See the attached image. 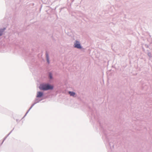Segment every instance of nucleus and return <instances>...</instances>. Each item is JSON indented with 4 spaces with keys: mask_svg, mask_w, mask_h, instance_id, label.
<instances>
[{
    "mask_svg": "<svg viewBox=\"0 0 152 152\" xmlns=\"http://www.w3.org/2000/svg\"><path fill=\"white\" fill-rule=\"evenodd\" d=\"M43 95V93L41 92H38L37 93V97L38 98L41 97Z\"/></svg>",
    "mask_w": 152,
    "mask_h": 152,
    "instance_id": "obj_3",
    "label": "nucleus"
},
{
    "mask_svg": "<svg viewBox=\"0 0 152 152\" xmlns=\"http://www.w3.org/2000/svg\"><path fill=\"white\" fill-rule=\"evenodd\" d=\"M39 89L40 90H46L49 89H52L53 88V86L47 84H42L39 86Z\"/></svg>",
    "mask_w": 152,
    "mask_h": 152,
    "instance_id": "obj_1",
    "label": "nucleus"
},
{
    "mask_svg": "<svg viewBox=\"0 0 152 152\" xmlns=\"http://www.w3.org/2000/svg\"><path fill=\"white\" fill-rule=\"evenodd\" d=\"M75 47L80 49L81 48V47L80 46V42L77 41H76L75 43L74 44Z\"/></svg>",
    "mask_w": 152,
    "mask_h": 152,
    "instance_id": "obj_2",
    "label": "nucleus"
},
{
    "mask_svg": "<svg viewBox=\"0 0 152 152\" xmlns=\"http://www.w3.org/2000/svg\"><path fill=\"white\" fill-rule=\"evenodd\" d=\"M69 94L71 96H74L75 95V93L69 91Z\"/></svg>",
    "mask_w": 152,
    "mask_h": 152,
    "instance_id": "obj_4",
    "label": "nucleus"
},
{
    "mask_svg": "<svg viewBox=\"0 0 152 152\" xmlns=\"http://www.w3.org/2000/svg\"><path fill=\"white\" fill-rule=\"evenodd\" d=\"M46 56L47 61L49 63V56H48V55L47 53L46 54Z\"/></svg>",
    "mask_w": 152,
    "mask_h": 152,
    "instance_id": "obj_5",
    "label": "nucleus"
},
{
    "mask_svg": "<svg viewBox=\"0 0 152 152\" xmlns=\"http://www.w3.org/2000/svg\"><path fill=\"white\" fill-rule=\"evenodd\" d=\"M49 77L50 79H51L52 78V76L51 74H50Z\"/></svg>",
    "mask_w": 152,
    "mask_h": 152,
    "instance_id": "obj_6",
    "label": "nucleus"
},
{
    "mask_svg": "<svg viewBox=\"0 0 152 152\" xmlns=\"http://www.w3.org/2000/svg\"><path fill=\"white\" fill-rule=\"evenodd\" d=\"M2 32L1 31H0V36L2 35Z\"/></svg>",
    "mask_w": 152,
    "mask_h": 152,
    "instance_id": "obj_7",
    "label": "nucleus"
}]
</instances>
